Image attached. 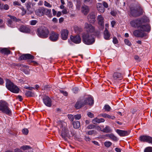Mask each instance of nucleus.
I'll use <instances>...</instances> for the list:
<instances>
[{
  "label": "nucleus",
  "instance_id": "obj_1",
  "mask_svg": "<svg viewBox=\"0 0 152 152\" xmlns=\"http://www.w3.org/2000/svg\"><path fill=\"white\" fill-rule=\"evenodd\" d=\"M146 22V19L144 18L137 19L130 22V24L132 27L137 28V29L133 32L135 37L142 38L147 35L146 32L149 33L150 31L151 26Z\"/></svg>",
  "mask_w": 152,
  "mask_h": 152
},
{
  "label": "nucleus",
  "instance_id": "obj_2",
  "mask_svg": "<svg viewBox=\"0 0 152 152\" xmlns=\"http://www.w3.org/2000/svg\"><path fill=\"white\" fill-rule=\"evenodd\" d=\"M58 123L60 125L61 130V136L63 138L65 139L66 137L69 138L71 136H73L74 135V133L70 132V133L69 132L67 128H66V124L62 121H58Z\"/></svg>",
  "mask_w": 152,
  "mask_h": 152
},
{
  "label": "nucleus",
  "instance_id": "obj_3",
  "mask_svg": "<svg viewBox=\"0 0 152 152\" xmlns=\"http://www.w3.org/2000/svg\"><path fill=\"white\" fill-rule=\"evenodd\" d=\"M93 34L89 33H83L82 35L83 42L85 44L91 45L95 42V39Z\"/></svg>",
  "mask_w": 152,
  "mask_h": 152
},
{
  "label": "nucleus",
  "instance_id": "obj_4",
  "mask_svg": "<svg viewBox=\"0 0 152 152\" xmlns=\"http://www.w3.org/2000/svg\"><path fill=\"white\" fill-rule=\"evenodd\" d=\"M50 32L46 27L42 26L38 28L37 30V34L40 37L45 38L48 37Z\"/></svg>",
  "mask_w": 152,
  "mask_h": 152
},
{
  "label": "nucleus",
  "instance_id": "obj_5",
  "mask_svg": "<svg viewBox=\"0 0 152 152\" xmlns=\"http://www.w3.org/2000/svg\"><path fill=\"white\" fill-rule=\"evenodd\" d=\"M6 87L9 90L13 93H18L19 92V88L9 80H7Z\"/></svg>",
  "mask_w": 152,
  "mask_h": 152
},
{
  "label": "nucleus",
  "instance_id": "obj_6",
  "mask_svg": "<svg viewBox=\"0 0 152 152\" xmlns=\"http://www.w3.org/2000/svg\"><path fill=\"white\" fill-rule=\"evenodd\" d=\"M0 111L8 115H10L11 113V110L8 107L7 103L3 101L0 102Z\"/></svg>",
  "mask_w": 152,
  "mask_h": 152
},
{
  "label": "nucleus",
  "instance_id": "obj_7",
  "mask_svg": "<svg viewBox=\"0 0 152 152\" xmlns=\"http://www.w3.org/2000/svg\"><path fill=\"white\" fill-rule=\"evenodd\" d=\"M88 100H89L90 102H92L91 99L90 98H88L86 99H82L79 100L76 103L75 107L77 109H79L81 107L84 106L86 104V103H88Z\"/></svg>",
  "mask_w": 152,
  "mask_h": 152
},
{
  "label": "nucleus",
  "instance_id": "obj_8",
  "mask_svg": "<svg viewBox=\"0 0 152 152\" xmlns=\"http://www.w3.org/2000/svg\"><path fill=\"white\" fill-rule=\"evenodd\" d=\"M85 29L87 32L84 33H89L94 34L95 28L91 24L86 23L85 24Z\"/></svg>",
  "mask_w": 152,
  "mask_h": 152
},
{
  "label": "nucleus",
  "instance_id": "obj_9",
  "mask_svg": "<svg viewBox=\"0 0 152 152\" xmlns=\"http://www.w3.org/2000/svg\"><path fill=\"white\" fill-rule=\"evenodd\" d=\"M139 140L142 142L152 143V137L149 136H141L139 137Z\"/></svg>",
  "mask_w": 152,
  "mask_h": 152
},
{
  "label": "nucleus",
  "instance_id": "obj_10",
  "mask_svg": "<svg viewBox=\"0 0 152 152\" xmlns=\"http://www.w3.org/2000/svg\"><path fill=\"white\" fill-rule=\"evenodd\" d=\"M59 34L54 31L51 32L49 38L52 41L55 42L58 39Z\"/></svg>",
  "mask_w": 152,
  "mask_h": 152
},
{
  "label": "nucleus",
  "instance_id": "obj_11",
  "mask_svg": "<svg viewBox=\"0 0 152 152\" xmlns=\"http://www.w3.org/2000/svg\"><path fill=\"white\" fill-rule=\"evenodd\" d=\"M113 81L115 82L117 80H121L123 78V76L121 73L119 72H114L113 75Z\"/></svg>",
  "mask_w": 152,
  "mask_h": 152
},
{
  "label": "nucleus",
  "instance_id": "obj_12",
  "mask_svg": "<svg viewBox=\"0 0 152 152\" xmlns=\"http://www.w3.org/2000/svg\"><path fill=\"white\" fill-rule=\"evenodd\" d=\"M61 38L64 40H66L69 34L68 31L65 29H62L61 31Z\"/></svg>",
  "mask_w": 152,
  "mask_h": 152
},
{
  "label": "nucleus",
  "instance_id": "obj_13",
  "mask_svg": "<svg viewBox=\"0 0 152 152\" xmlns=\"http://www.w3.org/2000/svg\"><path fill=\"white\" fill-rule=\"evenodd\" d=\"M116 132L121 136L124 137L128 135L130 133V131H124L120 129H117Z\"/></svg>",
  "mask_w": 152,
  "mask_h": 152
},
{
  "label": "nucleus",
  "instance_id": "obj_14",
  "mask_svg": "<svg viewBox=\"0 0 152 152\" xmlns=\"http://www.w3.org/2000/svg\"><path fill=\"white\" fill-rule=\"evenodd\" d=\"M70 38L72 41L76 44H79L81 42V38L79 35L75 36H71Z\"/></svg>",
  "mask_w": 152,
  "mask_h": 152
},
{
  "label": "nucleus",
  "instance_id": "obj_15",
  "mask_svg": "<svg viewBox=\"0 0 152 152\" xmlns=\"http://www.w3.org/2000/svg\"><path fill=\"white\" fill-rule=\"evenodd\" d=\"M34 58V56L30 54H23L20 57V58L21 60L33 59Z\"/></svg>",
  "mask_w": 152,
  "mask_h": 152
},
{
  "label": "nucleus",
  "instance_id": "obj_16",
  "mask_svg": "<svg viewBox=\"0 0 152 152\" xmlns=\"http://www.w3.org/2000/svg\"><path fill=\"white\" fill-rule=\"evenodd\" d=\"M97 19L99 24L100 26V30H102L104 28V18L101 15H99L98 16Z\"/></svg>",
  "mask_w": 152,
  "mask_h": 152
},
{
  "label": "nucleus",
  "instance_id": "obj_17",
  "mask_svg": "<svg viewBox=\"0 0 152 152\" xmlns=\"http://www.w3.org/2000/svg\"><path fill=\"white\" fill-rule=\"evenodd\" d=\"M96 15L95 13L91 12L88 16V20L90 23H93L95 21Z\"/></svg>",
  "mask_w": 152,
  "mask_h": 152
},
{
  "label": "nucleus",
  "instance_id": "obj_18",
  "mask_svg": "<svg viewBox=\"0 0 152 152\" xmlns=\"http://www.w3.org/2000/svg\"><path fill=\"white\" fill-rule=\"evenodd\" d=\"M44 104L47 106L50 107L51 106V101L50 99L48 96L45 97L43 99Z\"/></svg>",
  "mask_w": 152,
  "mask_h": 152
},
{
  "label": "nucleus",
  "instance_id": "obj_19",
  "mask_svg": "<svg viewBox=\"0 0 152 152\" xmlns=\"http://www.w3.org/2000/svg\"><path fill=\"white\" fill-rule=\"evenodd\" d=\"M90 9L88 6L84 5H83L81 8V12L84 15H86L89 12Z\"/></svg>",
  "mask_w": 152,
  "mask_h": 152
},
{
  "label": "nucleus",
  "instance_id": "obj_20",
  "mask_svg": "<svg viewBox=\"0 0 152 152\" xmlns=\"http://www.w3.org/2000/svg\"><path fill=\"white\" fill-rule=\"evenodd\" d=\"M44 7L40 8L35 11V13L39 17L42 16L44 15Z\"/></svg>",
  "mask_w": 152,
  "mask_h": 152
},
{
  "label": "nucleus",
  "instance_id": "obj_21",
  "mask_svg": "<svg viewBox=\"0 0 152 152\" xmlns=\"http://www.w3.org/2000/svg\"><path fill=\"white\" fill-rule=\"evenodd\" d=\"M19 30L21 32L24 33H28L30 31V30L28 27L23 25H22L20 27Z\"/></svg>",
  "mask_w": 152,
  "mask_h": 152
},
{
  "label": "nucleus",
  "instance_id": "obj_22",
  "mask_svg": "<svg viewBox=\"0 0 152 152\" xmlns=\"http://www.w3.org/2000/svg\"><path fill=\"white\" fill-rule=\"evenodd\" d=\"M46 15L48 17L51 18L52 15L51 12V10L44 8V15Z\"/></svg>",
  "mask_w": 152,
  "mask_h": 152
},
{
  "label": "nucleus",
  "instance_id": "obj_23",
  "mask_svg": "<svg viewBox=\"0 0 152 152\" xmlns=\"http://www.w3.org/2000/svg\"><path fill=\"white\" fill-rule=\"evenodd\" d=\"M104 121L105 120L103 118H96L92 120V122L94 124H96L97 123L104 122Z\"/></svg>",
  "mask_w": 152,
  "mask_h": 152
},
{
  "label": "nucleus",
  "instance_id": "obj_24",
  "mask_svg": "<svg viewBox=\"0 0 152 152\" xmlns=\"http://www.w3.org/2000/svg\"><path fill=\"white\" fill-rule=\"evenodd\" d=\"M97 10L101 13H103L104 11V9L101 3H97L96 4Z\"/></svg>",
  "mask_w": 152,
  "mask_h": 152
},
{
  "label": "nucleus",
  "instance_id": "obj_25",
  "mask_svg": "<svg viewBox=\"0 0 152 152\" xmlns=\"http://www.w3.org/2000/svg\"><path fill=\"white\" fill-rule=\"evenodd\" d=\"M110 34L107 30V28H105V30L104 33V37L105 39L109 40L110 39Z\"/></svg>",
  "mask_w": 152,
  "mask_h": 152
},
{
  "label": "nucleus",
  "instance_id": "obj_26",
  "mask_svg": "<svg viewBox=\"0 0 152 152\" xmlns=\"http://www.w3.org/2000/svg\"><path fill=\"white\" fill-rule=\"evenodd\" d=\"M0 50L1 53L5 54H9L10 52V50L7 48H1L0 49Z\"/></svg>",
  "mask_w": 152,
  "mask_h": 152
},
{
  "label": "nucleus",
  "instance_id": "obj_27",
  "mask_svg": "<svg viewBox=\"0 0 152 152\" xmlns=\"http://www.w3.org/2000/svg\"><path fill=\"white\" fill-rule=\"evenodd\" d=\"M131 14L134 17H137L138 16H135L134 15V14H138L137 8H134L133 7L130 8Z\"/></svg>",
  "mask_w": 152,
  "mask_h": 152
},
{
  "label": "nucleus",
  "instance_id": "obj_28",
  "mask_svg": "<svg viewBox=\"0 0 152 152\" xmlns=\"http://www.w3.org/2000/svg\"><path fill=\"white\" fill-rule=\"evenodd\" d=\"M112 131V130L108 126H106L105 128L102 129V132L104 133H108Z\"/></svg>",
  "mask_w": 152,
  "mask_h": 152
},
{
  "label": "nucleus",
  "instance_id": "obj_29",
  "mask_svg": "<svg viewBox=\"0 0 152 152\" xmlns=\"http://www.w3.org/2000/svg\"><path fill=\"white\" fill-rule=\"evenodd\" d=\"M74 127L75 129L78 128L80 126V123L78 121H75L73 123Z\"/></svg>",
  "mask_w": 152,
  "mask_h": 152
},
{
  "label": "nucleus",
  "instance_id": "obj_30",
  "mask_svg": "<svg viewBox=\"0 0 152 152\" xmlns=\"http://www.w3.org/2000/svg\"><path fill=\"white\" fill-rule=\"evenodd\" d=\"M107 137L114 141H117L118 140L117 137L113 134H109L107 135Z\"/></svg>",
  "mask_w": 152,
  "mask_h": 152
},
{
  "label": "nucleus",
  "instance_id": "obj_31",
  "mask_svg": "<svg viewBox=\"0 0 152 152\" xmlns=\"http://www.w3.org/2000/svg\"><path fill=\"white\" fill-rule=\"evenodd\" d=\"M138 14H134V15L135 16H140L142 15L143 13V11L142 8L140 7H139L137 8Z\"/></svg>",
  "mask_w": 152,
  "mask_h": 152
},
{
  "label": "nucleus",
  "instance_id": "obj_32",
  "mask_svg": "<svg viewBox=\"0 0 152 152\" xmlns=\"http://www.w3.org/2000/svg\"><path fill=\"white\" fill-rule=\"evenodd\" d=\"M88 98H90L91 99L92 101V102H91L89 100H88V103H86V104H88L89 105H92L93 104H94V100L92 98V97L90 96H87V97H85L84 99H88Z\"/></svg>",
  "mask_w": 152,
  "mask_h": 152
},
{
  "label": "nucleus",
  "instance_id": "obj_33",
  "mask_svg": "<svg viewBox=\"0 0 152 152\" xmlns=\"http://www.w3.org/2000/svg\"><path fill=\"white\" fill-rule=\"evenodd\" d=\"M25 95L28 97H31L34 96V93L30 91H26Z\"/></svg>",
  "mask_w": 152,
  "mask_h": 152
},
{
  "label": "nucleus",
  "instance_id": "obj_34",
  "mask_svg": "<svg viewBox=\"0 0 152 152\" xmlns=\"http://www.w3.org/2000/svg\"><path fill=\"white\" fill-rule=\"evenodd\" d=\"M8 16H9L10 18V19L12 20L17 22H18L19 21H20L19 19H17L14 16H12L11 15H8Z\"/></svg>",
  "mask_w": 152,
  "mask_h": 152
},
{
  "label": "nucleus",
  "instance_id": "obj_35",
  "mask_svg": "<svg viewBox=\"0 0 152 152\" xmlns=\"http://www.w3.org/2000/svg\"><path fill=\"white\" fill-rule=\"evenodd\" d=\"M7 23L8 26H9L11 27H13L14 25H13V23L12 20L11 19H9L7 22Z\"/></svg>",
  "mask_w": 152,
  "mask_h": 152
},
{
  "label": "nucleus",
  "instance_id": "obj_36",
  "mask_svg": "<svg viewBox=\"0 0 152 152\" xmlns=\"http://www.w3.org/2000/svg\"><path fill=\"white\" fill-rule=\"evenodd\" d=\"M20 148L23 150H26L31 149V147L28 145H23L21 146Z\"/></svg>",
  "mask_w": 152,
  "mask_h": 152
},
{
  "label": "nucleus",
  "instance_id": "obj_37",
  "mask_svg": "<svg viewBox=\"0 0 152 152\" xmlns=\"http://www.w3.org/2000/svg\"><path fill=\"white\" fill-rule=\"evenodd\" d=\"M144 152H152V147H148L146 148L144 150Z\"/></svg>",
  "mask_w": 152,
  "mask_h": 152
},
{
  "label": "nucleus",
  "instance_id": "obj_38",
  "mask_svg": "<svg viewBox=\"0 0 152 152\" xmlns=\"http://www.w3.org/2000/svg\"><path fill=\"white\" fill-rule=\"evenodd\" d=\"M112 144V142L110 141L106 142H104V145L107 148L109 147Z\"/></svg>",
  "mask_w": 152,
  "mask_h": 152
},
{
  "label": "nucleus",
  "instance_id": "obj_39",
  "mask_svg": "<svg viewBox=\"0 0 152 152\" xmlns=\"http://www.w3.org/2000/svg\"><path fill=\"white\" fill-rule=\"evenodd\" d=\"M104 125H102L101 126H95V129H97V130L99 131H100L102 132V129L101 127L104 128Z\"/></svg>",
  "mask_w": 152,
  "mask_h": 152
},
{
  "label": "nucleus",
  "instance_id": "obj_40",
  "mask_svg": "<svg viewBox=\"0 0 152 152\" xmlns=\"http://www.w3.org/2000/svg\"><path fill=\"white\" fill-rule=\"evenodd\" d=\"M100 116L104 118H109V115L106 113H102L100 115Z\"/></svg>",
  "mask_w": 152,
  "mask_h": 152
},
{
  "label": "nucleus",
  "instance_id": "obj_41",
  "mask_svg": "<svg viewBox=\"0 0 152 152\" xmlns=\"http://www.w3.org/2000/svg\"><path fill=\"white\" fill-rule=\"evenodd\" d=\"M104 109L105 111H109L111 109V107L108 105H106L104 107Z\"/></svg>",
  "mask_w": 152,
  "mask_h": 152
},
{
  "label": "nucleus",
  "instance_id": "obj_42",
  "mask_svg": "<svg viewBox=\"0 0 152 152\" xmlns=\"http://www.w3.org/2000/svg\"><path fill=\"white\" fill-rule=\"evenodd\" d=\"M1 8L5 10H7L9 9V7L8 5L7 4L2 5Z\"/></svg>",
  "mask_w": 152,
  "mask_h": 152
},
{
  "label": "nucleus",
  "instance_id": "obj_43",
  "mask_svg": "<svg viewBox=\"0 0 152 152\" xmlns=\"http://www.w3.org/2000/svg\"><path fill=\"white\" fill-rule=\"evenodd\" d=\"M124 41L125 44L126 45L129 46H131L132 45L131 42L128 39H124Z\"/></svg>",
  "mask_w": 152,
  "mask_h": 152
},
{
  "label": "nucleus",
  "instance_id": "obj_44",
  "mask_svg": "<svg viewBox=\"0 0 152 152\" xmlns=\"http://www.w3.org/2000/svg\"><path fill=\"white\" fill-rule=\"evenodd\" d=\"M23 134L25 135H27L28 132V130L27 129L24 128L22 130Z\"/></svg>",
  "mask_w": 152,
  "mask_h": 152
},
{
  "label": "nucleus",
  "instance_id": "obj_45",
  "mask_svg": "<svg viewBox=\"0 0 152 152\" xmlns=\"http://www.w3.org/2000/svg\"><path fill=\"white\" fill-rule=\"evenodd\" d=\"M81 115L80 114L76 115L74 116V118L76 120H79L81 118Z\"/></svg>",
  "mask_w": 152,
  "mask_h": 152
},
{
  "label": "nucleus",
  "instance_id": "obj_46",
  "mask_svg": "<svg viewBox=\"0 0 152 152\" xmlns=\"http://www.w3.org/2000/svg\"><path fill=\"white\" fill-rule=\"evenodd\" d=\"M68 117L71 121H73L74 120V116L72 115H68Z\"/></svg>",
  "mask_w": 152,
  "mask_h": 152
},
{
  "label": "nucleus",
  "instance_id": "obj_47",
  "mask_svg": "<svg viewBox=\"0 0 152 152\" xmlns=\"http://www.w3.org/2000/svg\"><path fill=\"white\" fill-rule=\"evenodd\" d=\"M68 6L69 7V8L71 9H73V5L72 3L70 1L68 2Z\"/></svg>",
  "mask_w": 152,
  "mask_h": 152
},
{
  "label": "nucleus",
  "instance_id": "obj_48",
  "mask_svg": "<svg viewBox=\"0 0 152 152\" xmlns=\"http://www.w3.org/2000/svg\"><path fill=\"white\" fill-rule=\"evenodd\" d=\"M96 126L93 124H90L87 126V128L88 129H92L95 128Z\"/></svg>",
  "mask_w": 152,
  "mask_h": 152
},
{
  "label": "nucleus",
  "instance_id": "obj_49",
  "mask_svg": "<svg viewBox=\"0 0 152 152\" xmlns=\"http://www.w3.org/2000/svg\"><path fill=\"white\" fill-rule=\"evenodd\" d=\"M37 23V21L35 20L31 21L30 22V24L31 25H34Z\"/></svg>",
  "mask_w": 152,
  "mask_h": 152
},
{
  "label": "nucleus",
  "instance_id": "obj_50",
  "mask_svg": "<svg viewBox=\"0 0 152 152\" xmlns=\"http://www.w3.org/2000/svg\"><path fill=\"white\" fill-rule=\"evenodd\" d=\"M44 5L48 7L51 8L52 5L46 1H44Z\"/></svg>",
  "mask_w": 152,
  "mask_h": 152
},
{
  "label": "nucleus",
  "instance_id": "obj_51",
  "mask_svg": "<svg viewBox=\"0 0 152 152\" xmlns=\"http://www.w3.org/2000/svg\"><path fill=\"white\" fill-rule=\"evenodd\" d=\"M72 91L74 93H77L79 91V90L78 88L75 87L73 88Z\"/></svg>",
  "mask_w": 152,
  "mask_h": 152
},
{
  "label": "nucleus",
  "instance_id": "obj_52",
  "mask_svg": "<svg viewBox=\"0 0 152 152\" xmlns=\"http://www.w3.org/2000/svg\"><path fill=\"white\" fill-rule=\"evenodd\" d=\"M87 115L89 117L91 118H92L94 117V114L91 112H88Z\"/></svg>",
  "mask_w": 152,
  "mask_h": 152
},
{
  "label": "nucleus",
  "instance_id": "obj_53",
  "mask_svg": "<svg viewBox=\"0 0 152 152\" xmlns=\"http://www.w3.org/2000/svg\"><path fill=\"white\" fill-rule=\"evenodd\" d=\"M113 42L114 44H117L118 42V40L116 37H114L113 39Z\"/></svg>",
  "mask_w": 152,
  "mask_h": 152
},
{
  "label": "nucleus",
  "instance_id": "obj_54",
  "mask_svg": "<svg viewBox=\"0 0 152 152\" xmlns=\"http://www.w3.org/2000/svg\"><path fill=\"white\" fill-rule=\"evenodd\" d=\"M134 58L135 60L138 61H140V58L138 56H134Z\"/></svg>",
  "mask_w": 152,
  "mask_h": 152
},
{
  "label": "nucleus",
  "instance_id": "obj_55",
  "mask_svg": "<svg viewBox=\"0 0 152 152\" xmlns=\"http://www.w3.org/2000/svg\"><path fill=\"white\" fill-rule=\"evenodd\" d=\"M94 130H91L88 132V134L89 135H92L94 133Z\"/></svg>",
  "mask_w": 152,
  "mask_h": 152
},
{
  "label": "nucleus",
  "instance_id": "obj_56",
  "mask_svg": "<svg viewBox=\"0 0 152 152\" xmlns=\"http://www.w3.org/2000/svg\"><path fill=\"white\" fill-rule=\"evenodd\" d=\"M103 5L104 7L107 8L108 7V4L105 2L103 1Z\"/></svg>",
  "mask_w": 152,
  "mask_h": 152
},
{
  "label": "nucleus",
  "instance_id": "obj_57",
  "mask_svg": "<svg viewBox=\"0 0 152 152\" xmlns=\"http://www.w3.org/2000/svg\"><path fill=\"white\" fill-rule=\"evenodd\" d=\"M65 96H67L68 95V93L66 91H60Z\"/></svg>",
  "mask_w": 152,
  "mask_h": 152
},
{
  "label": "nucleus",
  "instance_id": "obj_58",
  "mask_svg": "<svg viewBox=\"0 0 152 152\" xmlns=\"http://www.w3.org/2000/svg\"><path fill=\"white\" fill-rule=\"evenodd\" d=\"M13 4L14 5H15V6H16V5H17V6H19V5H20V3L18 2V1H15L13 3Z\"/></svg>",
  "mask_w": 152,
  "mask_h": 152
},
{
  "label": "nucleus",
  "instance_id": "obj_59",
  "mask_svg": "<svg viewBox=\"0 0 152 152\" xmlns=\"http://www.w3.org/2000/svg\"><path fill=\"white\" fill-rule=\"evenodd\" d=\"M62 12L63 14H66L67 13V10L66 9H64Z\"/></svg>",
  "mask_w": 152,
  "mask_h": 152
},
{
  "label": "nucleus",
  "instance_id": "obj_60",
  "mask_svg": "<svg viewBox=\"0 0 152 152\" xmlns=\"http://www.w3.org/2000/svg\"><path fill=\"white\" fill-rule=\"evenodd\" d=\"M17 98L19 99L20 101H22L23 100V99L21 96L20 95H18V96Z\"/></svg>",
  "mask_w": 152,
  "mask_h": 152
},
{
  "label": "nucleus",
  "instance_id": "obj_61",
  "mask_svg": "<svg viewBox=\"0 0 152 152\" xmlns=\"http://www.w3.org/2000/svg\"><path fill=\"white\" fill-rule=\"evenodd\" d=\"M61 12L60 11H58L57 13L56 16L57 17H59L61 16Z\"/></svg>",
  "mask_w": 152,
  "mask_h": 152
},
{
  "label": "nucleus",
  "instance_id": "obj_62",
  "mask_svg": "<svg viewBox=\"0 0 152 152\" xmlns=\"http://www.w3.org/2000/svg\"><path fill=\"white\" fill-rule=\"evenodd\" d=\"M43 2L42 1H40L38 2V4L39 6H42L43 5Z\"/></svg>",
  "mask_w": 152,
  "mask_h": 152
},
{
  "label": "nucleus",
  "instance_id": "obj_63",
  "mask_svg": "<svg viewBox=\"0 0 152 152\" xmlns=\"http://www.w3.org/2000/svg\"><path fill=\"white\" fill-rule=\"evenodd\" d=\"M15 152H23L21 150H20V149L18 148H16L14 150Z\"/></svg>",
  "mask_w": 152,
  "mask_h": 152
},
{
  "label": "nucleus",
  "instance_id": "obj_64",
  "mask_svg": "<svg viewBox=\"0 0 152 152\" xmlns=\"http://www.w3.org/2000/svg\"><path fill=\"white\" fill-rule=\"evenodd\" d=\"M115 151L117 152H121V149L118 148H115Z\"/></svg>",
  "mask_w": 152,
  "mask_h": 152
}]
</instances>
